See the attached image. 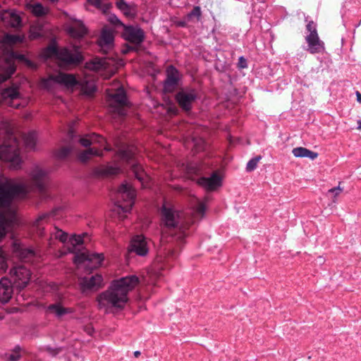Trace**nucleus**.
Segmentation results:
<instances>
[{
	"mask_svg": "<svg viewBox=\"0 0 361 361\" xmlns=\"http://www.w3.org/2000/svg\"><path fill=\"white\" fill-rule=\"evenodd\" d=\"M238 67L240 68L247 67V61L243 56H240L238 59Z\"/></svg>",
	"mask_w": 361,
	"mask_h": 361,
	"instance_id": "nucleus-54",
	"label": "nucleus"
},
{
	"mask_svg": "<svg viewBox=\"0 0 361 361\" xmlns=\"http://www.w3.org/2000/svg\"><path fill=\"white\" fill-rule=\"evenodd\" d=\"M37 134L35 132H30L23 135V141L25 147L29 149H34L36 145Z\"/></svg>",
	"mask_w": 361,
	"mask_h": 361,
	"instance_id": "nucleus-36",
	"label": "nucleus"
},
{
	"mask_svg": "<svg viewBox=\"0 0 361 361\" xmlns=\"http://www.w3.org/2000/svg\"><path fill=\"white\" fill-rule=\"evenodd\" d=\"M14 252L16 255L22 260L29 262L34 258L38 257V254L36 250L32 248L24 247L16 243L14 245Z\"/></svg>",
	"mask_w": 361,
	"mask_h": 361,
	"instance_id": "nucleus-24",
	"label": "nucleus"
},
{
	"mask_svg": "<svg viewBox=\"0 0 361 361\" xmlns=\"http://www.w3.org/2000/svg\"><path fill=\"white\" fill-rule=\"evenodd\" d=\"M127 4H128L124 0H116V5L119 10L122 9V8Z\"/></svg>",
	"mask_w": 361,
	"mask_h": 361,
	"instance_id": "nucleus-56",
	"label": "nucleus"
},
{
	"mask_svg": "<svg viewBox=\"0 0 361 361\" xmlns=\"http://www.w3.org/2000/svg\"><path fill=\"white\" fill-rule=\"evenodd\" d=\"M79 142L83 147H89L92 144L99 143L101 146H103L106 142L105 139L101 137L99 135L92 133L91 135H86L79 139Z\"/></svg>",
	"mask_w": 361,
	"mask_h": 361,
	"instance_id": "nucleus-27",
	"label": "nucleus"
},
{
	"mask_svg": "<svg viewBox=\"0 0 361 361\" xmlns=\"http://www.w3.org/2000/svg\"><path fill=\"white\" fill-rule=\"evenodd\" d=\"M356 97H357V102L361 103V94L360 93V92H358V91L356 92Z\"/></svg>",
	"mask_w": 361,
	"mask_h": 361,
	"instance_id": "nucleus-58",
	"label": "nucleus"
},
{
	"mask_svg": "<svg viewBox=\"0 0 361 361\" xmlns=\"http://www.w3.org/2000/svg\"><path fill=\"white\" fill-rule=\"evenodd\" d=\"M47 171L35 166L30 173V180H16L0 176V206H8L14 197H25L32 187L42 193L45 190Z\"/></svg>",
	"mask_w": 361,
	"mask_h": 361,
	"instance_id": "nucleus-1",
	"label": "nucleus"
},
{
	"mask_svg": "<svg viewBox=\"0 0 361 361\" xmlns=\"http://www.w3.org/2000/svg\"><path fill=\"white\" fill-rule=\"evenodd\" d=\"M205 212V205L202 202H200L196 209V215L202 217Z\"/></svg>",
	"mask_w": 361,
	"mask_h": 361,
	"instance_id": "nucleus-51",
	"label": "nucleus"
},
{
	"mask_svg": "<svg viewBox=\"0 0 361 361\" xmlns=\"http://www.w3.org/2000/svg\"><path fill=\"white\" fill-rule=\"evenodd\" d=\"M107 95L114 111L119 116H124L126 114L124 107L128 105V102L123 88L120 87L114 92L107 90Z\"/></svg>",
	"mask_w": 361,
	"mask_h": 361,
	"instance_id": "nucleus-10",
	"label": "nucleus"
},
{
	"mask_svg": "<svg viewBox=\"0 0 361 361\" xmlns=\"http://www.w3.org/2000/svg\"><path fill=\"white\" fill-rule=\"evenodd\" d=\"M292 153L295 157H308L312 160H314L318 156L317 152L302 147L294 148Z\"/></svg>",
	"mask_w": 361,
	"mask_h": 361,
	"instance_id": "nucleus-33",
	"label": "nucleus"
},
{
	"mask_svg": "<svg viewBox=\"0 0 361 361\" xmlns=\"http://www.w3.org/2000/svg\"><path fill=\"white\" fill-rule=\"evenodd\" d=\"M163 255L164 256L161 254L157 257V262L158 263H166L168 264L170 262V259L175 257L176 254L172 247L169 246L164 248Z\"/></svg>",
	"mask_w": 361,
	"mask_h": 361,
	"instance_id": "nucleus-34",
	"label": "nucleus"
},
{
	"mask_svg": "<svg viewBox=\"0 0 361 361\" xmlns=\"http://www.w3.org/2000/svg\"><path fill=\"white\" fill-rule=\"evenodd\" d=\"M121 169L118 166L107 165L101 169V173L106 176H111L117 174Z\"/></svg>",
	"mask_w": 361,
	"mask_h": 361,
	"instance_id": "nucleus-39",
	"label": "nucleus"
},
{
	"mask_svg": "<svg viewBox=\"0 0 361 361\" xmlns=\"http://www.w3.org/2000/svg\"><path fill=\"white\" fill-rule=\"evenodd\" d=\"M8 361H18L21 357L20 347H16L9 354L6 355Z\"/></svg>",
	"mask_w": 361,
	"mask_h": 361,
	"instance_id": "nucleus-40",
	"label": "nucleus"
},
{
	"mask_svg": "<svg viewBox=\"0 0 361 361\" xmlns=\"http://www.w3.org/2000/svg\"><path fill=\"white\" fill-rule=\"evenodd\" d=\"M118 156L120 159L130 163L135 156L134 147L127 145H123L118 148Z\"/></svg>",
	"mask_w": 361,
	"mask_h": 361,
	"instance_id": "nucleus-29",
	"label": "nucleus"
},
{
	"mask_svg": "<svg viewBox=\"0 0 361 361\" xmlns=\"http://www.w3.org/2000/svg\"><path fill=\"white\" fill-rule=\"evenodd\" d=\"M109 21L114 25L116 27H123L124 28L125 25L122 23V22L118 18V17L115 15H110L109 16Z\"/></svg>",
	"mask_w": 361,
	"mask_h": 361,
	"instance_id": "nucleus-49",
	"label": "nucleus"
},
{
	"mask_svg": "<svg viewBox=\"0 0 361 361\" xmlns=\"http://www.w3.org/2000/svg\"><path fill=\"white\" fill-rule=\"evenodd\" d=\"M357 129L361 130V120L357 121Z\"/></svg>",
	"mask_w": 361,
	"mask_h": 361,
	"instance_id": "nucleus-59",
	"label": "nucleus"
},
{
	"mask_svg": "<svg viewBox=\"0 0 361 361\" xmlns=\"http://www.w3.org/2000/svg\"><path fill=\"white\" fill-rule=\"evenodd\" d=\"M166 73L167 78L164 82V91L166 92H172L178 85V71L172 66L168 67Z\"/></svg>",
	"mask_w": 361,
	"mask_h": 361,
	"instance_id": "nucleus-19",
	"label": "nucleus"
},
{
	"mask_svg": "<svg viewBox=\"0 0 361 361\" xmlns=\"http://www.w3.org/2000/svg\"><path fill=\"white\" fill-rule=\"evenodd\" d=\"M0 159L10 163V167L13 169L20 167L22 159L19 152V142L13 136L0 146Z\"/></svg>",
	"mask_w": 361,
	"mask_h": 361,
	"instance_id": "nucleus-6",
	"label": "nucleus"
},
{
	"mask_svg": "<svg viewBox=\"0 0 361 361\" xmlns=\"http://www.w3.org/2000/svg\"><path fill=\"white\" fill-rule=\"evenodd\" d=\"M102 276L99 274L82 278L80 281V288L82 292L97 290L102 286Z\"/></svg>",
	"mask_w": 361,
	"mask_h": 361,
	"instance_id": "nucleus-16",
	"label": "nucleus"
},
{
	"mask_svg": "<svg viewBox=\"0 0 361 361\" xmlns=\"http://www.w3.org/2000/svg\"><path fill=\"white\" fill-rule=\"evenodd\" d=\"M72 148L69 147H63L56 152V157L59 159H63L68 157L71 152Z\"/></svg>",
	"mask_w": 361,
	"mask_h": 361,
	"instance_id": "nucleus-42",
	"label": "nucleus"
},
{
	"mask_svg": "<svg viewBox=\"0 0 361 361\" xmlns=\"http://www.w3.org/2000/svg\"><path fill=\"white\" fill-rule=\"evenodd\" d=\"M10 276L16 286L19 288H23L29 283L30 271L25 266H18L10 271Z\"/></svg>",
	"mask_w": 361,
	"mask_h": 361,
	"instance_id": "nucleus-12",
	"label": "nucleus"
},
{
	"mask_svg": "<svg viewBox=\"0 0 361 361\" xmlns=\"http://www.w3.org/2000/svg\"><path fill=\"white\" fill-rule=\"evenodd\" d=\"M67 31L71 37L79 39L87 34V29L82 21L73 19L67 27Z\"/></svg>",
	"mask_w": 361,
	"mask_h": 361,
	"instance_id": "nucleus-21",
	"label": "nucleus"
},
{
	"mask_svg": "<svg viewBox=\"0 0 361 361\" xmlns=\"http://www.w3.org/2000/svg\"><path fill=\"white\" fill-rule=\"evenodd\" d=\"M7 257L4 251L0 248V273L5 272L8 268Z\"/></svg>",
	"mask_w": 361,
	"mask_h": 361,
	"instance_id": "nucleus-41",
	"label": "nucleus"
},
{
	"mask_svg": "<svg viewBox=\"0 0 361 361\" xmlns=\"http://www.w3.org/2000/svg\"><path fill=\"white\" fill-rule=\"evenodd\" d=\"M306 27L308 32H310V34H317L316 25L312 20L310 21L307 23Z\"/></svg>",
	"mask_w": 361,
	"mask_h": 361,
	"instance_id": "nucleus-52",
	"label": "nucleus"
},
{
	"mask_svg": "<svg viewBox=\"0 0 361 361\" xmlns=\"http://www.w3.org/2000/svg\"><path fill=\"white\" fill-rule=\"evenodd\" d=\"M15 71L16 66L12 60L0 61V83L10 78Z\"/></svg>",
	"mask_w": 361,
	"mask_h": 361,
	"instance_id": "nucleus-26",
	"label": "nucleus"
},
{
	"mask_svg": "<svg viewBox=\"0 0 361 361\" xmlns=\"http://www.w3.org/2000/svg\"><path fill=\"white\" fill-rule=\"evenodd\" d=\"M192 222L190 217H186L183 212L165 202L161 210V245L169 243V236L171 240L182 242L188 235V230Z\"/></svg>",
	"mask_w": 361,
	"mask_h": 361,
	"instance_id": "nucleus-2",
	"label": "nucleus"
},
{
	"mask_svg": "<svg viewBox=\"0 0 361 361\" xmlns=\"http://www.w3.org/2000/svg\"><path fill=\"white\" fill-rule=\"evenodd\" d=\"M104 149H105L106 151L110 150V149H109L108 147H104Z\"/></svg>",
	"mask_w": 361,
	"mask_h": 361,
	"instance_id": "nucleus-61",
	"label": "nucleus"
},
{
	"mask_svg": "<svg viewBox=\"0 0 361 361\" xmlns=\"http://www.w3.org/2000/svg\"><path fill=\"white\" fill-rule=\"evenodd\" d=\"M50 50L56 55L61 66H77L83 61V56L78 47L72 49L50 47Z\"/></svg>",
	"mask_w": 361,
	"mask_h": 361,
	"instance_id": "nucleus-7",
	"label": "nucleus"
},
{
	"mask_svg": "<svg viewBox=\"0 0 361 361\" xmlns=\"http://www.w3.org/2000/svg\"><path fill=\"white\" fill-rule=\"evenodd\" d=\"M69 242L71 246L68 247V251L75 254L73 261L75 264H85L90 269H96L102 264L104 259L103 254L90 253L78 247L83 243V236L73 235L69 239Z\"/></svg>",
	"mask_w": 361,
	"mask_h": 361,
	"instance_id": "nucleus-4",
	"label": "nucleus"
},
{
	"mask_svg": "<svg viewBox=\"0 0 361 361\" xmlns=\"http://www.w3.org/2000/svg\"><path fill=\"white\" fill-rule=\"evenodd\" d=\"M102 155L103 153L102 150L95 147H90L80 153L79 159L82 162H86L94 156L102 157Z\"/></svg>",
	"mask_w": 361,
	"mask_h": 361,
	"instance_id": "nucleus-32",
	"label": "nucleus"
},
{
	"mask_svg": "<svg viewBox=\"0 0 361 361\" xmlns=\"http://www.w3.org/2000/svg\"><path fill=\"white\" fill-rule=\"evenodd\" d=\"M197 92L195 90H185L178 92L176 95L179 106L185 111L192 108V104L197 99Z\"/></svg>",
	"mask_w": 361,
	"mask_h": 361,
	"instance_id": "nucleus-14",
	"label": "nucleus"
},
{
	"mask_svg": "<svg viewBox=\"0 0 361 361\" xmlns=\"http://www.w3.org/2000/svg\"><path fill=\"white\" fill-rule=\"evenodd\" d=\"M192 143L197 152L203 150L204 149L205 142L204 140L202 138H194L192 140Z\"/></svg>",
	"mask_w": 361,
	"mask_h": 361,
	"instance_id": "nucleus-45",
	"label": "nucleus"
},
{
	"mask_svg": "<svg viewBox=\"0 0 361 361\" xmlns=\"http://www.w3.org/2000/svg\"><path fill=\"white\" fill-rule=\"evenodd\" d=\"M87 1L96 8H99L102 6V0H87Z\"/></svg>",
	"mask_w": 361,
	"mask_h": 361,
	"instance_id": "nucleus-55",
	"label": "nucleus"
},
{
	"mask_svg": "<svg viewBox=\"0 0 361 361\" xmlns=\"http://www.w3.org/2000/svg\"><path fill=\"white\" fill-rule=\"evenodd\" d=\"M82 91L87 96H92L96 91V85L93 80H85L82 84Z\"/></svg>",
	"mask_w": 361,
	"mask_h": 361,
	"instance_id": "nucleus-37",
	"label": "nucleus"
},
{
	"mask_svg": "<svg viewBox=\"0 0 361 361\" xmlns=\"http://www.w3.org/2000/svg\"><path fill=\"white\" fill-rule=\"evenodd\" d=\"M130 251L135 252L140 256H145L149 251L146 238L142 235L135 236L131 240Z\"/></svg>",
	"mask_w": 361,
	"mask_h": 361,
	"instance_id": "nucleus-18",
	"label": "nucleus"
},
{
	"mask_svg": "<svg viewBox=\"0 0 361 361\" xmlns=\"http://www.w3.org/2000/svg\"><path fill=\"white\" fill-rule=\"evenodd\" d=\"M262 159L261 156H257L252 159H250L246 166V170L247 171H252L255 170L257 167V165L259 162V161Z\"/></svg>",
	"mask_w": 361,
	"mask_h": 361,
	"instance_id": "nucleus-43",
	"label": "nucleus"
},
{
	"mask_svg": "<svg viewBox=\"0 0 361 361\" xmlns=\"http://www.w3.org/2000/svg\"><path fill=\"white\" fill-rule=\"evenodd\" d=\"M11 56L14 59H18L20 61H25L27 65L31 68H35L34 63L32 61L26 59L24 55L11 53Z\"/></svg>",
	"mask_w": 361,
	"mask_h": 361,
	"instance_id": "nucleus-47",
	"label": "nucleus"
},
{
	"mask_svg": "<svg viewBox=\"0 0 361 361\" xmlns=\"http://www.w3.org/2000/svg\"><path fill=\"white\" fill-rule=\"evenodd\" d=\"M74 131L72 129H70L69 131H68V137L71 138V139H73V137H74Z\"/></svg>",
	"mask_w": 361,
	"mask_h": 361,
	"instance_id": "nucleus-57",
	"label": "nucleus"
},
{
	"mask_svg": "<svg viewBox=\"0 0 361 361\" xmlns=\"http://www.w3.org/2000/svg\"><path fill=\"white\" fill-rule=\"evenodd\" d=\"M25 101L18 90V86L13 85L3 90L0 94V104H4L18 109L23 106Z\"/></svg>",
	"mask_w": 361,
	"mask_h": 361,
	"instance_id": "nucleus-8",
	"label": "nucleus"
},
{
	"mask_svg": "<svg viewBox=\"0 0 361 361\" xmlns=\"http://www.w3.org/2000/svg\"><path fill=\"white\" fill-rule=\"evenodd\" d=\"M343 189L340 188V186L331 188L329 190L328 192L334 195V197L336 198L339 194L342 192ZM333 202H335L336 200L334 199Z\"/></svg>",
	"mask_w": 361,
	"mask_h": 361,
	"instance_id": "nucleus-50",
	"label": "nucleus"
},
{
	"mask_svg": "<svg viewBox=\"0 0 361 361\" xmlns=\"http://www.w3.org/2000/svg\"><path fill=\"white\" fill-rule=\"evenodd\" d=\"M138 283L135 276L123 277L114 281L110 287L97 296L98 307L105 312L121 310L128 302V293Z\"/></svg>",
	"mask_w": 361,
	"mask_h": 361,
	"instance_id": "nucleus-3",
	"label": "nucleus"
},
{
	"mask_svg": "<svg viewBox=\"0 0 361 361\" xmlns=\"http://www.w3.org/2000/svg\"><path fill=\"white\" fill-rule=\"evenodd\" d=\"M47 312L54 314L58 318H61L67 314L71 313L72 309L64 307L61 303L56 302L47 307Z\"/></svg>",
	"mask_w": 361,
	"mask_h": 361,
	"instance_id": "nucleus-28",
	"label": "nucleus"
},
{
	"mask_svg": "<svg viewBox=\"0 0 361 361\" xmlns=\"http://www.w3.org/2000/svg\"><path fill=\"white\" fill-rule=\"evenodd\" d=\"M120 11H122L123 13L128 18H133L137 13L136 7L133 4H128L126 6L123 7L122 9H120Z\"/></svg>",
	"mask_w": 361,
	"mask_h": 361,
	"instance_id": "nucleus-38",
	"label": "nucleus"
},
{
	"mask_svg": "<svg viewBox=\"0 0 361 361\" xmlns=\"http://www.w3.org/2000/svg\"><path fill=\"white\" fill-rule=\"evenodd\" d=\"M305 39L308 44L307 50L310 53H320L324 49V42L319 39L318 34H309Z\"/></svg>",
	"mask_w": 361,
	"mask_h": 361,
	"instance_id": "nucleus-22",
	"label": "nucleus"
},
{
	"mask_svg": "<svg viewBox=\"0 0 361 361\" xmlns=\"http://www.w3.org/2000/svg\"><path fill=\"white\" fill-rule=\"evenodd\" d=\"M123 36L127 41L135 45H140L145 39V32L138 26H124Z\"/></svg>",
	"mask_w": 361,
	"mask_h": 361,
	"instance_id": "nucleus-15",
	"label": "nucleus"
},
{
	"mask_svg": "<svg viewBox=\"0 0 361 361\" xmlns=\"http://www.w3.org/2000/svg\"><path fill=\"white\" fill-rule=\"evenodd\" d=\"M0 20L8 26L18 27L21 24L20 16L13 10L3 11L0 14Z\"/></svg>",
	"mask_w": 361,
	"mask_h": 361,
	"instance_id": "nucleus-20",
	"label": "nucleus"
},
{
	"mask_svg": "<svg viewBox=\"0 0 361 361\" xmlns=\"http://www.w3.org/2000/svg\"><path fill=\"white\" fill-rule=\"evenodd\" d=\"M54 213L55 212L53 211L50 213L42 214L35 220V221L33 224V226L36 228L39 235H42L44 224L48 221V219L51 216L54 215Z\"/></svg>",
	"mask_w": 361,
	"mask_h": 361,
	"instance_id": "nucleus-31",
	"label": "nucleus"
},
{
	"mask_svg": "<svg viewBox=\"0 0 361 361\" xmlns=\"http://www.w3.org/2000/svg\"><path fill=\"white\" fill-rule=\"evenodd\" d=\"M4 210L0 212V240L6 233L8 228L14 226L17 221V216L15 208L10 203L8 206H0Z\"/></svg>",
	"mask_w": 361,
	"mask_h": 361,
	"instance_id": "nucleus-9",
	"label": "nucleus"
},
{
	"mask_svg": "<svg viewBox=\"0 0 361 361\" xmlns=\"http://www.w3.org/2000/svg\"><path fill=\"white\" fill-rule=\"evenodd\" d=\"M12 282L7 278L0 281V302L6 303L11 298L13 293Z\"/></svg>",
	"mask_w": 361,
	"mask_h": 361,
	"instance_id": "nucleus-23",
	"label": "nucleus"
},
{
	"mask_svg": "<svg viewBox=\"0 0 361 361\" xmlns=\"http://www.w3.org/2000/svg\"><path fill=\"white\" fill-rule=\"evenodd\" d=\"M201 9L199 6H195L192 8V10L191 11V12L189 13V17H192V16H195V17H197V18H199L200 16H201Z\"/></svg>",
	"mask_w": 361,
	"mask_h": 361,
	"instance_id": "nucleus-53",
	"label": "nucleus"
},
{
	"mask_svg": "<svg viewBox=\"0 0 361 361\" xmlns=\"http://www.w3.org/2000/svg\"><path fill=\"white\" fill-rule=\"evenodd\" d=\"M52 82L63 85L66 87H73L77 83V80L73 75L59 73L51 75L47 79H44L42 85L45 87H49Z\"/></svg>",
	"mask_w": 361,
	"mask_h": 361,
	"instance_id": "nucleus-13",
	"label": "nucleus"
},
{
	"mask_svg": "<svg viewBox=\"0 0 361 361\" xmlns=\"http://www.w3.org/2000/svg\"><path fill=\"white\" fill-rule=\"evenodd\" d=\"M131 170L135 178L145 186V183L149 179L148 176L144 171L142 166L135 163L131 164Z\"/></svg>",
	"mask_w": 361,
	"mask_h": 361,
	"instance_id": "nucleus-30",
	"label": "nucleus"
},
{
	"mask_svg": "<svg viewBox=\"0 0 361 361\" xmlns=\"http://www.w3.org/2000/svg\"><path fill=\"white\" fill-rule=\"evenodd\" d=\"M140 355V352L138 350H136L134 352L135 357H137Z\"/></svg>",
	"mask_w": 361,
	"mask_h": 361,
	"instance_id": "nucleus-60",
	"label": "nucleus"
},
{
	"mask_svg": "<svg viewBox=\"0 0 361 361\" xmlns=\"http://www.w3.org/2000/svg\"><path fill=\"white\" fill-rule=\"evenodd\" d=\"M62 348H52L50 346H44L42 348V350L47 352L49 355L52 357L57 355L62 351Z\"/></svg>",
	"mask_w": 361,
	"mask_h": 361,
	"instance_id": "nucleus-44",
	"label": "nucleus"
},
{
	"mask_svg": "<svg viewBox=\"0 0 361 361\" xmlns=\"http://www.w3.org/2000/svg\"><path fill=\"white\" fill-rule=\"evenodd\" d=\"M56 232L54 233L55 238L59 240L62 243L66 242L68 240V234L61 230L56 228Z\"/></svg>",
	"mask_w": 361,
	"mask_h": 361,
	"instance_id": "nucleus-46",
	"label": "nucleus"
},
{
	"mask_svg": "<svg viewBox=\"0 0 361 361\" xmlns=\"http://www.w3.org/2000/svg\"><path fill=\"white\" fill-rule=\"evenodd\" d=\"M28 8L35 16L38 17L45 16L48 13V8L39 3L30 4Z\"/></svg>",
	"mask_w": 361,
	"mask_h": 361,
	"instance_id": "nucleus-35",
	"label": "nucleus"
},
{
	"mask_svg": "<svg viewBox=\"0 0 361 361\" xmlns=\"http://www.w3.org/2000/svg\"><path fill=\"white\" fill-rule=\"evenodd\" d=\"M86 67L92 71L105 70L110 74H114L117 68L116 61L111 57L94 58L87 63Z\"/></svg>",
	"mask_w": 361,
	"mask_h": 361,
	"instance_id": "nucleus-11",
	"label": "nucleus"
},
{
	"mask_svg": "<svg viewBox=\"0 0 361 361\" xmlns=\"http://www.w3.org/2000/svg\"><path fill=\"white\" fill-rule=\"evenodd\" d=\"M114 30L108 27H104L99 39V46L104 53L108 52L114 45Z\"/></svg>",
	"mask_w": 361,
	"mask_h": 361,
	"instance_id": "nucleus-17",
	"label": "nucleus"
},
{
	"mask_svg": "<svg viewBox=\"0 0 361 361\" xmlns=\"http://www.w3.org/2000/svg\"><path fill=\"white\" fill-rule=\"evenodd\" d=\"M42 37L40 29L37 27H32L30 31V38L31 39H35Z\"/></svg>",
	"mask_w": 361,
	"mask_h": 361,
	"instance_id": "nucleus-48",
	"label": "nucleus"
},
{
	"mask_svg": "<svg viewBox=\"0 0 361 361\" xmlns=\"http://www.w3.org/2000/svg\"><path fill=\"white\" fill-rule=\"evenodd\" d=\"M117 192L118 198L121 199L123 202L121 203L120 201H118L115 204L114 212L118 215L120 219H124L126 214L130 212L134 204L135 191L130 184L126 183L121 185Z\"/></svg>",
	"mask_w": 361,
	"mask_h": 361,
	"instance_id": "nucleus-5",
	"label": "nucleus"
},
{
	"mask_svg": "<svg viewBox=\"0 0 361 361\" xmlns=\"http://www.w3.org/2000/svg\"><path fill=\"white\" fill-rule=\"evenodd\" d=\"M197 183L208 190H214L221 185V178L214 172L209 178L203 177L200 178Z\"/></svg>",
	"mask_w": 361,
	"mask_h": 361,
	"instance_id": "nucleus-25",
	"label": "nucleus"
}]
</instances>
